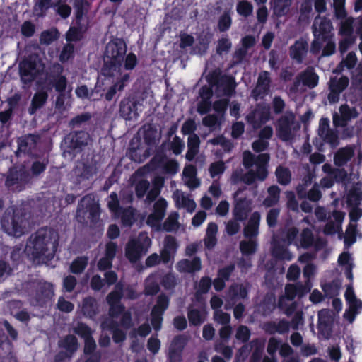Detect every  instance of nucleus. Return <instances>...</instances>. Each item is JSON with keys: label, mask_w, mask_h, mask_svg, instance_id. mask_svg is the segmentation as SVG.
<instances>
[{"label": "nucleus", "mask_w": 362, "mask_h": 362, "mask_svg": "<svg viewBox=\"0 0 362 362\" xmlns=\"http://www.w3.org/2000/svg\"><path fill=\"white\" fill-rule=\"evenodd\" d=\"M270 83L269 73L267 71H262L259 74L256 87L252 90L253 96L257 98L267 95L269 91Z\"/></svg>", "instance_id": "nucleus-17"}, {"label": "nucleus", "mask_w": 362, "mask_h": 362, "mask_svg": "<svg viewBox=\"0 0 362 362\" xmlns=\"http://www.w3.org/2000/svg\"><path fill=\"white\" fill-rule=\"evenodd\" d=\"M226 170L225 163L220 160L211 163L209 171L212 178L216 177L224 173Z\"/></svg>", "instance_id": "nucleus-60"}, {"label": "nucleus", "mask_w": 362, "mask_h": 362, "mask_svg": "<svg viewBox=\"0 0 362 362\" xmlns=\"http://www.w3.org/2000/svg\"><path fill=\"white\" fill-rule=\"evenodd\" d=\"M59 347L64 349L69 354L73 355L78 348L77 338L73 334H67L58 342Z\"/></svg>", "instance_id": "nucleus-29"}, {"label": "nucleus", "mask_w": 362, "mask_h": 362, "mask_svg": "<svg viewBox=\"0 0 362 362\" xmlns=\"http://www.w3.org/2000/svg\"><path fill=\"white\" fill-rule=\"evenodd\" d=\"M272 255L276 259L291 260L293 255L291 252L286 247L281 245L275 246L272 250Z\"/></svg>", "instance_id": "nucleus-47"}, {"label": "nucleus", "mask_w": 362, "mask_h": 362, "mask_svg": "<svg viewBox=\"0 0 362 362\" xmlns=\"http://www.w3.org/2000/svg\"><path fill=\"white\" fill-rule=\"evenodd\" d=\"M108 329L112 332V340L115 344L122 343L127 338V334L124 331L119 328V324L116 321H112L109 323Z\"/></svg>", "instance_id": "nucleus-32"}, {"label": "nucleus", "mask_w": 362, "mask_h": 362, "mask_svg": "<svg viewBox=\"0 0 362 362\" xmlns=\"http://www.w3.org/2000/svg\"><path fill=\"white\" fill-rule=\"evenodd\" d=\"M232 47V42L228 37H221L218 39L216 48V54L222 55L223 53H228Z\"/></svg>", "instance_id": "nucleus-53"}, {"label": "nucleus", "mask_w": 362, "mask_h": 362, "mask_svg": "<svg viewBox=\"0 0 362 362\" xmlns=\"http://www.w3.org/2000/svg\"><path fill=\"white\" fill-rule=\"evenodd\" d=\"M28 175L23 170L17 168H11L6 175L5 186L13 192H20L23 189V185L26 183Z\"/></svg>", "instance_id": "nucleus-9"}, {"label": "nucleus", "mask_w": 362, "mask_h": 362, "mask_svg": "<svg viewBox=\"0 0 362 362\" xmlns=\"http://www.w3.org/2000/svg\"><path fill=\"white\" fill-rule=\"evenodd\" d=\"M257 243L255 239L242 240L240 243V250L243 255H251L256 252Z\"/></svg>", "instance_id": "nucleus-37"}, {"label": "nucleus", "mask_w": 362, "mask_h": 362, "mask_svg": "<svg viewBox=\"0 0 362 362\" xmlns=\"http://www.w3.org/2000/svg\"><path fill=\"white\" fill-rule=\"evenodd\" d=\"M293 0H271V8L273 14L278 18L288 14Z\"/></svg>", "instance_id": "nucleus-27"}, {"label": "nucleus", "mask_w": 362, "mask_h": 362, "mask_svg": "<svg viewBox=\"0 0 362 362\" xmlns=\"http://www.w3.org/2000/svg\"><path fill=\"white\" fill-rule=\"evenodd\" d=\"M294 122L295 116L292 112H287L277 119L276 132L281 141H288L293 139L292 125Z\"/></svg>", "instance_id": "nucleus-8"}, {"label": "nucleus", "mask_w": 362, "mask_h": 362, "mask_svg": "<svg viewBox=\"0 0 362 362\" xmlns=\"http://www.w3.org/2000/svg\"><path fill=\"white\" fill-rule=\"evenodd\" d=\"M160 284L165 290H173L177 285V281L173 274L168 273L162 277Z\"/></svg>", "instance_id": "nucleus-56"}, {"label": "nucleus", "mask_w": 362, "mask_h": 362, "mask_svg": "<svg viewBox=\"0 0 362 362\" xmlns=\"http://www.w3.org/2000/svg\"><path fill=\"white\" fill-rule=\"evenodd\" d=\"M177 269L181 272L195 273L202 269V262L199 257H194L192 260L184 259L177 262Z\"/></svg>", "instance_id": "nucleus-26"}, {"label": "nucleus", "mask_w": 362, "mask_h": 362, "mask_svg": "<svg viewBox=\"0 0 362 362\" xmlns=\"http://www.w3.org/2000/svg\"><path fill=\"white\" fill-rule=\"evenodd\" d=\"M64 68L59 63H54L50 72L47 76V85L49 89L54 88L59 93L56 98V107H62L64 105L65 90L67 86V78L62 74Z\"/></svg>", "instance_id": "nucleus-5"}, {"label": "nucleus", "mask_w": 362, "mask_h": 362, "mask_svg": "<svg viewBox=\"0 0 362 362\" xmlns=\"http://www.w3.org/2000/svg\"><path fill=\"white\" fill-rule=\"evenodd\" d=\"M83 38L82 28L81 26H71L66 33L67 42H78Z\"/></svg>", "instance_id": "nucleus-45"}, {"label": "nucleus", "mask_w": 362, "mask_h": 362, "mask_svg": "<svg viewBox=\"0 0 362 362\" xmlns=\"http://www.w3.org/2000/svg\"><path fill=\"white\" fill-rule=\"evenodd\" d=\"M300 83L309 88H314L318 85L319 76L313 67L308 66L297 76L293 82L294 88H297Z\"/></svg>", "instance_id": "nucleus-12"}, {"label": "nucleus", "mask_w": 362, "mask_h": 362, "mask_svg": "<svg viewBox=\"0 0 362 362\" xmlns=\"http://www.w3.org/2000/svg\"><path fill=\"white\" fill-rule=\"evenodd\" d=\"M251 337V331L246 325H240L236 330L235 338L242 343H247Z\"/></svg>", "instance_id": "nucleus-54"}, {"label": "nucleus", "mask_w": 362, "mask_h": 362, "mask_svg": "<svg viewBox=\"0 0 362 362\" xmlns=\"http://www.w3.org/2000/svg\"><path fill=\"white\" fill-rule=\"evenodd\" d=\"M81 311L86 317L90 320L95 319L99 313V305L97 300L93 296L83 298Z\"/></svg>", "instance_id": "nucleus-22"}, {"label": "nucleus", "mask_w": 362, "mask_h": 362, "mask_svg": "<svg viewBox=\"0 0 362 362\" xmlns=\"http://www.w3.org/2000/svg\"><path fill=\"white\" fill-rule=\"evenodd\" d=\"M110 201L107 203L109 210L116 216H119L122 211L117 193L112 192L110 196Z\"/></svg>", "instance_id": "nucleus-41"}, {"label": "nucleus", "mask_w": 362, "mask_h": 362, "mask_svg": "<svg viewBox=\"0 0 362 362\" xmlns=\"http://www.w3.org/2000/svg\"><path fill=\"white\" fill-rule=\"evenodd\" d=\"M88 5L86 0H74V8H75V16L76 23H81L86 11V6Z\"/></svg>", "instance_id": "nucleus-46"}, {"label": "nucleus", "mask_w": 362, "mask_h": 362, "mask_svg": "<svg viewBox=\"0 0 362 362\" xmlns=\"http://www.w3.org/2000/svg\"><path fill=\"white\" fill-rule=\"evenodd\" d=\"M232 25V18L230 11H224L218 20L217 27L220 32L228 31Z\"/></svg>", "instance_id": "nucleus-39"}, {"label": "nucleus", "mask_w": 362, "mask_h": 362, "mask_svg": "<svg viewBox=\"0 0 362 362\" xmlns=\"http://www.w3.org/2000/svg\"><path fill=\"white\" fill-rule=\"evenodd\" d=\"M89 139V134L85 131H76L69 134L65 139L67 151L74 155L81 153L88 145Z\"/></svg>", "instance_id": "nucleus-7"}, {"label": "nucleus", "mask_w": 362, "mask_h": 362, "mask_svg": "<svg viewBox=\"0 0 362 362\" xmlns=\"http://www.w3.org/2000/svg\"><path fill=\"white\" fill-rule=\"evenodd\" d=\"M119 111L121 117L125 120H131L139 115L136 102L126 98L120 102Z\"/></svg>", "instance_id": "nucleus-24"}, {"label": "nucleus", "mask_w": 362, "mask_h": 362, "mask_svg": "<svg viewBox=\"0 0 362 362\" xmlns=\"http://www.w3.org/2000/svg\"><path fill=\"white\" fill-rule=\"evenodd\" d=\"M126 52L127 46L122 40L110 41L105 47L101 74L106 78H110L115 73L119 72Z\"/></svg>", "instance_id": "nucleus-2"}, {"label": "nucleus", "mask_w": 362, "mask_h": 362, "mask_svg": "<svg viewBox=\"0 0 362 362\" xmlns=\"http://www.w3.org/2000/svg\"><path fill=\"white\" fill-rule=\"evenodd\" d=\"M340 112L342 115L341 122L339 123L335 117L333 119V123L335 126L344 127L346 124V122L351 117L352 109H350L347 105H341L340 107Z\"/></svg>", "instance_id": "nucleus-51"}, {"label": "nucleus", "mask_w": 362, "mask_h": 362, "mask_svg": "<svg viewBox=\"0 0 362 362\" xmlns=\"http://www.w3.org/2000/svg\"><path fill=\"white\" fill-rule=\"evenodd\" d=\"M168 203L163 198H159L153 206V211L147 218V223L151 226H156L160 224L165 216Z\"/></svg>", "instance_id": "nucleus-13"}, {"label": "nucleus", "mask_w": 362, "mask_h": 362, "mask_svg": "<svg viewBox=\"0 0 362 362\" xmlns=\"http://www.w3.org/2000/svg\"><path fill=\"white\" fill-rule=\"evenodd\" d=\"M77 284V279L74 276L68 275L63 279L62 286L65 292L71 293Z\"/></svg>", "instance_id": "nucleus-63"}, {"label": "nucleus", "mask_w": 362, "mask_h": 362, "mask_svg": "<svg viewBox=\"0 0 362 362\" xmlns=\"http://www.w3.org/2000/svg\"><path fill=\"white\" fill-rule=\"evenodd\" d=\"M169 304L170 297L162 293L158 296L156 303L152 308L151 311L163 315L165 311L168 308Z\"/></svg>", "instance_id": "nucleus-33"}, {"label": "nucleus", "mask_w": 362, "mask_h": 362, "mask_svg": "<svg viewBox=\"0 0 362 362\" xmlns=\"http://www.w3.org/2000/svg\"><path fill=\"white\" fill-rule=\"evenodd\" d=\"M58 31L55 30H45L42 32L40 36L41 43L49 45L57 38Z\"/></svg>", "instance_id": "nucleus-64"}, {"label": "nucleus", "mask_w": 362, "mask_h": 362, "mask_svg": "<svg viewBox=\"0 0 362 362\" xmlns=\"http://www.w3.org/2000/svg\"><path fill=\"white\" fill-rule=\"evenodd\" d=\"M251 344H255V348L250 358V362H260L263 355V346L259 343L257 339H253Z\"/></svg>", "instance_id": "nucleus-55"}, {"label": "nucleus", "mask_w": 362, "mask_h": 362, "mask_svg": "<svg viewBox=\"0 0 362 362\" xmlns=\"http://www.w3.org/2000/svg\"><path fill=\"white\" fill-rule=\"evenodd\" d=\"M21 33L25 37H31L35 33V25L30 21H25L21 27Z\"/></svg>", "instance_id": "nucleus-62"}, {"label": "nucleus", "mask_w": 362, "mask_h": 362, "mask_svg": "<svg viewBox=\"0 0 362 362\" xmlns=\"http://www.w3.org/2000/svg\"><path fill=\"white\" fill-rule=\"evenodd\" d=\"M308 45L305 40H296L290 47V57L297 62L301 63L308 52Z\"/></svg>", "instance_id": "nucleus-25"}, {"label": "nucleus", "mask_w": 362, "mask_h": 362, "mask_svg": "<svg viewBox=\"0 0 362 362\" xmlns=\"http://www.w3.org/2000/svg\"><path fill=\"white\" fill-rule=\"evenodd\" d=\"M54 294V285L47 281H39L37 284L34 299L36 305L44 306Z\"/></svg>", "instance_id": "nucleus-11"}, {"label": "nucleus", "mask_w": 362, "mask_h": 362, "mask_svg": "<svg viewBox=\"0 0 362 362\" xmlns=\"http://www.w3.org/2000/svg\"><path fill=\"white\" fill-rule=\"evenodd\" d=\"M151 240L146 235L139 233L137 238H131L125 245V257L131 263H136L145 255L151 247Z\"/></svg>", "instance_id": "nucleus-6"}, {"label": "nucleus", "mask_w": 362, "mask_h": 362, "mask_svg": "<svg viewBox=\"0 0 362 362\" xmlns=\"http://www.w3.org/2000/svg\"><path fill=\"white\" fill-rule=\"evenodd\" d=\"M37 135L28 134L19 137L17 140L18 152L33 156L36 151L39 141Z\"/></svg>", "instance_id": "nucleus-14"}, {"label": "nucleus", "mask_w": 362, "mask_h": 362, "mask_svg": "<svg viewBox=\"0 0 362 362\" xmlns=\"http://www.w3.org/2000/svg\"><path fill=\"white\" fill-rule=\"evenodd\" d=\"M98 170V162L93 159L82 162L75 170V173L82 180H89Z\"/></svg>", "instance_id": "nucleus-18"}, {"label": "nucleus", "mask_w": 362, "mask_h": 362, "mask_svg": "<svg viewBox=\"0 0 362 362\" xmlns=\"http://www.w3.org/2000/svg\"><path fill=\"white\" fill-rule=\"evenodd\" d=\"M236 11L240 16L247 18L252 13L253 6L250 1L242 0L238 2Z\"/></svg>", "instance_id": "nucleus-40"}, {"label": "nucleus", "mask_w": 362, "mask_h": 362, "mask_svg": "<svg viewBox=\"0 0 362 362\" xmlns=\"http://www.w3.org/2000/svg\"><path fill=\"white\" fill-rule=\"evenodd\" d=\"M74 332L83 339L92 337V330L90 327L82 322H78L76 327L74 328Z\"/></svg>", "instance_id": "nucleus-52"}, {"label": "nucleus", "mask_w": 362, "mask_h": 362, "mask_svg": "<svg viewBox=\"0 0 362 362\" xmlns=\"http://www.w3.org/2000/svg\"><path fill=\"white\" fill-rule=\"evenodd\" d=\"M251 211V201L246 197L240 198L236 200L234 209L233 216L236 221H243L247 219L249 213Z\"/></svg>", "instance_id": "nucleus-19"}, {"label": "nucleus", "mask_w": 362, "mask_h": 362, "mask_svg": "<svg viewBox=\"0 0 362 362\" xmlns=\"http://www.w3.org/2000/svg\"><path fill=\"white\" fill-rule=\"evenodd\" d=\"M119 216H121V222L124 226H132L135 221V218L134 209L132 207L122 209Z\"/></svg>", "instance_id": "nucleus-43"}, {"label": "nucleus", "mask_w": 362, "mask_h": 362, "mask_svg": "<svg viewBox=\"0 0 362 362\" xmlns=\"http://www.w3.org/2000/svg\"><path fill=\"white\" fill-rule=\"evenodd\" d=\"M35 64L29 60H24L19 64V74L21 80L24 84L31 83L36 77Z\"/></svg>", "instance_id": "nucleus-20"}, {"label": "nucleus", "mask_w": 362, "mask_h": 362, "mask_svg": "<svg viewBox=\"0 0 362 362\" xmlns=\"http://www.w3.org/2000/svg\"><path fill=\"white\" fill-rule=\"evenodd\" d=\"M349 83V80L346 76H341L339 78H331L329 83L328 100L331 103L338 102L340 94L348 87Z\"/></svg>", "instance_id": "nucleus-10"}, {"label": "nucleus", "mask_w": 362, "mask_h": 362, "mask_svg": "<svg viewBox=\"0 0 362 362\" xmlns=\"http://www.w3.org/2000/svg\"><path fill=\"white\" fill-rule=\"evenodd\" d=\"M275 174L277 182L281 185H287L291 180V173L290 170L281 165H279L276 168Z\"/></svg>", "instance_id": "nucleus-34"}, {"label": "nucleus", "mask_w": 362, "mask_h": 362, "mask_svg": "<svg viewBox=\"0 0 362 362\" xmlns=\"http://www.w3.org/2000/svg\"><path fill=\"white\" fill-rule=\"evenodd\" d=\"M150 187L149 182L146 179L139 180L135 185V194L137 198L141 199L146 194Z\"/></svg>", "instance_id": "nucleus-58"}, {"label": "nucleus", "mask_w": 362, "mask_h": 362, "mask_svg": "<svg viewBox=\"0 0 362 362\" xmlns=\"http://www.w3.org/2000/svg\"><path fill=\"white\" fill-rule=\"evenodd\" d=\"M212 284L211 279L209 276H203L201 278L199 285H198V290L196 293V296L198 298V295L200 294H205L209 292V291L211 288Z\"/></svg>", "instance_id": "nucleus-59"}, {"label": "nucleus", "mask_w": 362, "mask_h": 362, "mask_svg": "<svg viewBox=\"0 0 362 362\" xmlns=\"http://www.w3.org/2000/svg\"><path fill=\"white\" fill-rule=\"evenodd\" d=\"M291 328L290 322L281 319L278 322L274 321H267L263 324L262 329L265 333L272 335L278 333L279 334H286L288 333Z\"/></svg>", "instance_id": "nucleus-16"}, {"label": "nucleus", "mask_w": 362, "mask_h": 362, "mask_svg": "<svg viewBox=\"0 0 362 362\" xmlns=\"http://www.w3.org/2000/svg\"><path fill=\"white\" fill-rule=\"evenodd\" d=\"M270 119L268 109L255 110L248 114L246 120L254 129H259Z\"/></svg>", "instance_id": "nucleus-15"}, {"label": "nucleus", "mask_w": 362, "mask_h": 362, "mask_svg": "<svg viewBox=\"0 0 362 362\" xmlns=\"http://www.w3.org/2000/svg\"><path fill=\"white\" fill-rule=\"evenodd\" d=\"M187 341L188 338L185 334L176 335L174 337L169 348L183 351Z\"/></svg>", "instance_id": "nucleus-49"}, {"label": "nucleus", "mask_w": 362, "mask_h": 362, "mask_svg": "<svg viewBox=\"0 0 362 362\" xmlns=\"http://www.w3.org/2000/svg\"><path fill=\"white\" fill-rule=\"evenodd\" d=\"M362 200V192L354 188L349 190L346 197V204L349 206H358Z\"/></svg>", "instance_id": "nucleus-42"}, {"label": "nucleus", "mask_w": 362, "mask_h": 362, "mask_svg": "<svg viewBox=\"0 0 362 362\" xmlns=\"http://www.w3.org/2000/svg\"><path fill=\"white\" fill-rule=\"evenodd\" d=\"M313 243L314 235L312 230L308 228H304L300 233L298 246L300 245L304 249H308L313 245Z\"/></svg>", "instance_id": "nucleus-36"}, {"label": "nucleus", "mask_w": 362, "mask_h": 362, "mask_svg": "<svg viewBox=\"0 0 362 362\" xmlns=\"http://www.w3.org/2000/svg\"><path fill=\"white\" fill-rule=\"evenodd\" d=\"M356 240V226L349 223L346 230V235L344 238V244L350 245Z\"/></svg>", "instance_id": "nucleus-61"}, {"label": "nucleus", "mask_w": 362, "mask_h": 362, "mask_svg": "<svg viewBox=\"0 0 362 362\" xmlns=\"http://www.w3.org/2000/svg\"><path fill=\"white\" fill-rule=\"evenodd\" d=\"M130 79V75L128 73L124 74L120 78H117L115 83L109 87L105 94V99L107 101H111L115 98L117 92L122 91L127 85Z\"/></svg>", "instance_id": "nucleus-21"}, {"label": "nucleus", "mask_w": 362, "mask_h": 362, "mask_svg": "<svg viewBox=\"0 0 362 362\" xmlns=\"http://www.w3.org/2000/svg\"><path fill=\"white\" fill-rule=\"evenodd\" d=\"M355 148L352 145H347L340 148L334 155V163L338 167L345 165L354 156Z\"/></svg>", "instance_id": "nucleus-23"}, {"label": "nucleus", "mask_w": 362, "mask_h": 362, "mask_svg": "<svg viewBox=\"0 0 362 362\" xmlns=\"http://www.w3.org/2000/svg\"><path fill=\"white\" fill-rule=\"evenodd\" d=\"M344 297L351 309H356L358 307L362 306V302L357 299L352 286L347 287Z\"/></svg>", "instance_id": "nucleus-44"}, {"label": "nucleus", "mask_w": 362, "mask_h": 362, "mask_svg": "<svg viewBox=\"0 0 362 362\" xmlns=\"http://www.w3.org/2000/svg\"><path fill=\"white\" fill-rule=\"evenodd\" d=\"M325 142L331 145L332 147H336L339 144L338 134L333 129L325 131L322 136H320Z\"/></svg>", "instance_id": "nucleus-50"}, {"label": "nucleus", "mask_w": 362, "mask_h": 362, "mask_svg": "<svg viewBox=\"0 0 362 362\" xmlns=\"http://www.w3.org/2000/svg\"><path fill=\"white\" fill-rule=\"evenodd\" d=\"M299 233L298 229L296 227H291L286 231V237L284 240L288 245L293 244L298 247V235Z\"/></svg>", "instance_id": "nucleus-57"}, {"label": "nucleus", "mask_w": 362, "mask_h": 362, "mask_svg": "<svg viewBox=\"0 0 362 362\" xmlns=\"http://www.w3.org/2000/svg\"><path fill=\"white\" fill-rule=\"evenodd\" d=\"M48 98V94L47 92L40 90L35 93L32 98L31 104L28 108V113L33 115L36 112L42 108L46 103Z\"/></svg>", "instance_id": "nucleus-28"}, {"label": "nucleus", "mask_w": 362, "mask_h": 362, "mask_svg": "<svg viewBox=\"0 0 362 362\" xmlns=\"http://www.w3.org/2000/svg\"><path fill=\"white\" fill-rule=\"evenodd\" d=\"M187 317L189 324L193 326H199L205 320V317L203 313L199 310L196 308H188Z\"/></svg>", "instance_id": "nucleus-35"}, {"label": "nucleus", "mask_w": 362, "mask_h": 362, "mask_svg": "<svg viewBox=\"0 0 362 362\" xmlns=\"http://www.w3.org/2000/svg\"><path fill=\"white\" fill-rule=\"evenodd\" d=\"M57 6V2H53V0H39L38 2L35 4L33 11L38 18H44L49 8L56 7Z\"/></svg>", "instance_id": "nucleus-30"}, {"label": "nucleus", "mask_w": 362, "mask_h": 362, "mask_svg": "<svg viewBox=\"0 0 362 362\" xmlns=\"http://www.w3.org/2000/svg\"><path fill=\"white\" fill-rule=\"evenodd\" d=\"M14 268L5 260H0V284L13 275Z\"/></svg>", "instance_id": "nucleus-48"}, {"label": "nucleus", "mask_w": 362, "mask_h": 362, "mask_svg": "<svg viewBox=\"0 0 362 362\" xmlns=\"http://www.w3.org/2000/svg\"><path fill=\"white\" fill-rule=\"evenodd\" d=\"M333 25L332 21L326 17L317 18L312 25V31L314 37L311 42L310 52L313 54H317L322 48V45L328 40L333 37Z\"/></svg>", "instance_id": "nucleus-4"}, {"label": "nucleus", "mask_w": 362, "mask_h": 362, "mask_svg": "<svg viewBox=\"0 0 362 362\" xmlns=\"http://www.w3.org/2000/svg\"><path fill=\"white\" fill-rule=\"evenodd\" d=\"M88 264L87 256H78L76 257L69 266V272L74 274H82Z\"/></svg>", "instance_id": "nucleus-31"}, {"label": "nucleus", "mask_w": 362, "mask_h": 362, "mask_svg": "<svg viewBox=\"0 0 362 362\" xmlns=\"http://www.w3.org/2000/svg\"><path fill=\"white\" fill-rule=\"evenodd\" d=\"M58 245L57 235L48 228L42 227L30 236L26 250L33 260L43 257L51 259L54 257Z\"/></svg>", "instance_id": "nucleus-1"}, {"label": "nucleus", "mask_w": 362, "mask_h": 362, "mask_svg": "<svg viewBox=\"0 0 362 362\" xmlns=\"http://www.w3.org/2000/svg\"><path fill=\"white\" fill-rule=\"evenodd\" d=\"M248 289L243 284H233L229 288L232 298L245 299L248 296Z\"/></svg>", "instance_id": "nucleus-38"}, {"label": "nucleus", "mask_w": 362, "mask_h": 362, "mask_svg": "<svg viewBox=\"0 0 362 362\" xmlns=\"http://www.w3.org/2000/svg\"><path fill=\"white\" fill-rule=\"evenodd\" d=\"M28 219V210L23 205L11 206L6 209L1 218L3 230L13 237L19 238L24 233Z\"/></svg>", "instance_id": "nucleus-3"}]
</instances>
